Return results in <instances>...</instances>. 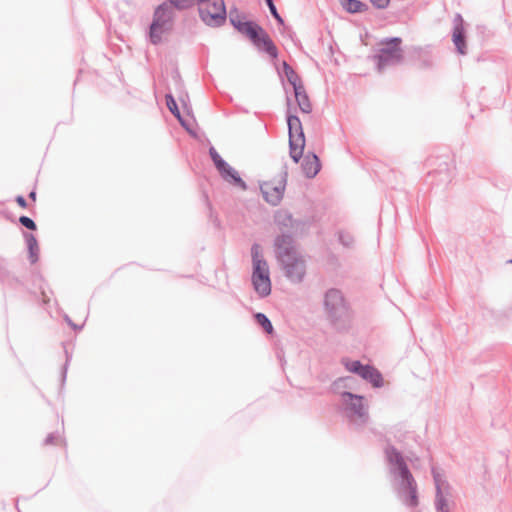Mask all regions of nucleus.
<instances>
[{"mask_svg":"<svg viewBox=\"0 0 512 512\" xmlns=\"http://www.w3.org/2000/svg\"><path fill=\"white\" fill-rule=\"evenodd\" d=\"M390 484L397 498L407 507L415 508L419 504L417 483L401 451L387 444L384 448Z\"/></svg>","mask_w":512,"mask_h":512,"instance_id":"f257e3e1","label":"nucleus"},{"mask_svg":"<svg viewBox=\"0 0 512 512\" xmlns=\"http://www.w3.org/2000/svg\"><path fill=\"white\" fill-rule=\"evenodd\" d=\"M178 10L198 5L201 20L212 27L222 25L227 16L224 0H171Z\"/></svg>","mask_w":512,"mask_h":512,"instance_id":"f03ea898","label":"nucleus"},{"mask_svg":"<svg viewBox=\"0 0 512 512\" xmlns=\"http://www.w3.org/2000/svg\"><path fill=\"white\" fill-rule=\"evenodd\" d=\"M324 307L329 320L337 330H344L350 321V309L342 292L331 288L324 295Z\"/></svg>","mask_w":512,"mask_h":512,"instance_id":"7ed1b4c3","label":"nucleus"},{"mask_svg":"<svg viewBox=\"0 0 512 512\" xmlns=\"http://www.w3.org/2000/svg\"><path fill=\"white\" fill-rule=\"evenodd\" d=\"M253 288L260 298L271 294V279L267 261L261 254V247L254 243L251 247Z\"/></svg>","mask_w":512,"mask_h":512,"instance_id":"20e7f679","label":"nucleus"},{"mask_svg":"<svg viewBox=\"0 0 512 512\" xmlns=\"http://www.w3.org/2000/svg\"><path fill=\"white\" fill-rule=\"evenodd\" d=\"M402 38L389 37L379 42V48L372 56L378 72L386 68L400 64L404 59V52L401 48Z\"/></svg>","mask_w":512,"mask_h":512,"instance_id":"39448f33","label":"nucleus"},{"mask_svg":"<svg viewBox=\"0 0 512 512\" xmlns=\"http://www.w3.org/2000/svg\"><path fill=\"white\" fill-rule=\"evenodd\" d=\"M341 403L343 413L350 424L356 427H363L367 424L369 413L364 396L343 390Z\"/></svg>","mask_w":512,"mask_h":512,"instance_id":"423d86ee","label":"nucleus"},{"mask_svg":"<svg viewBox=\"0 0 512 512\" xmlns=\"http://www.w3.org/2000/svg\"><path fill=\"white\" fill-rule=\"evenodd\" d=\"M174 9H177L171 0L160 4L154 11L153 20L149 27V40L152 44L158 45L162 36L172 28Z\"/></svg>","mask_w":512,"mask_h":512,"instance_id":"0eeeda50","label":"nucleus"},{"mask_svg":"<svg viewBox=\"0 0 512 512\" xmlns=\"http://www.w3.org/2000/svg\"><path fill=\"white\" fill-rule=\"evenodd\" d=\"M290 111V108H288ZM287 125L289 135V149L290 157L298 163L303 156L305 147V135L302 127V123L298 116L292 115L290 112L287 113Z\"/></svg>","mask_w":512,"mask_h":512,"instance_id":"6e6552de","label":"nucleus"},{"mask_svg":"<svg viewBox=\"0 0 512 512\" xmlns=\"http://www.w3.org/2000/svg\"><path fill=\"white\" fill-rule=\"evenodd\" d=\"M432 476L435 484V509L452 508L454 501L452 500L451 487L445 477L435 467H432Z\"/></svg>","mask_w":512,"mask_h":512,"instance_id":"1a4fd4ad","label":"nucleus"},{"mask_svg":"<svg viewBox=\"0 0 512 512\" xmlns=\"http://www.w3.org/2000/svg\"><path fill=\"white\" fill-rule=\"evenodd\" d=\"M273 247L278 263L287 262L288 259L301 255L296 248L295 239L290 233L278 234L274 239Z\"/></svg>","mask_w":512,"mask_h":512,"instance_id":"9d476101","label":"nucleus"},{"mask_svg":"<svg viewBox=\"0 0 512 512\" xmlns=\"http://www.w3.org/2000/svg\"><path fill=\"white\" fill-rule=\"evenodd\" d=\"M284 276L293 284L303 282L306 275V260L303 255L288 259L287 262L279 263Z\"/></svg>","mask_w":512,"mask_h":512,"instance_id":"9b49d317","label":"nucleus"},{"mask_svg":"<svg viewBox=\"0 0 512 512\" xmlns=\"http://www.w3.org/2000/svg\"><path fill=\"white\" fill-rule=\"evenodd\" d=\"M287 176V168L284 166V171L282 172L278 185H273L271 182H264L260 185V191L266 202L273 206H277L281 202L286 186Z\"/></svg>","mask_w":512,"mask_h":512,"instance_id":"f8f14e48","label":"nucleus"},{"mask_svg":"<svg viewBox=\"0 0 512 512\" xmlns=\"http://www.w3.org/2000/svg\"><path fill=\"white\" fill-rule=\"evenodd\" d=\"M452 41L456 51L461 55L467 54L466 32L464 28V19L457 13L453 19Z\"/></svg>","mask_w":512,"mask_h":512,"instance_id":"ddd939ff","label":"nucleus"},{"mask_svg":"<svg viewBox=\"0 0 512 512\" xmlns=\"http://www.w3.org/2000/svg\"><path fill=\"white\" fill-rule=\"evenodd\" d=\"M252 44L260 52H264L271 58H277L278 50L272 39L269 37L267 32L261 27V31H256V36L249 38Z\"/></svg>","mask_w":512,"mask_h":512,"instance_id":"4468645a","label":"nucleus"},{"mask_svg":"<svg viewBox=\"0 0 512 512\" xmlns=\"http://www.w3.org/2000/svg\"><path fill=\"white\" fill-rule=\"evenodd\" d=\"M275 223L279 227L281 233L286 232L294 235L302 225L300 220L294 219L288 212H279L275 215Z\"/></svg>","mask_w":512,"mask_h":512,"instance_id":"2eb2a0df","label":"nucleus"},{"mask_svg":"<svg viewBox=\"0 0 512 512\" xmlns=\"http://www.w3.org/2000/svg\"><path fill=\"white\" fill-rule=\"evenodd\" d=\"M230 22L237 31L248 38L255 37L257 30L261 31V26L259 24L250 20H241L239 16L234 17L233 15H230Z\"/></svg>","mask_w":512,"mask_h":512,"instance_id":"dca6fc26","label":"nucleus"},{"mask_svg":"<svg viewBox=\"0 0 512 512\" xmlns=\"http://www.w3.org/2000/svg\"><path fill=\"white\" fill-rule=\"evenodd\" d=\"M320 169V159L315 153H307L303 157L302 170L307 178H314Z\"/></svg>","mask_w":512,"mask_h":512,"instance_id":"f3484780","label":"nucleus"},{"mask_svg":"<svg viewBox=\"0 0 512 512\" xmlns=\"http://www.w3.org/2000/svg\"><path fill=\"white\" fill-rule=\"evenodd\" d=\"M218 172L225 181L241 188L242 190L247 189V184L245 181L240 177L239 173L228 163H226L225 167H221Z\"/></svg>","mask_w":512,"mask_h":512,"instance_id":"a211bd4d","label":"nucleus"},{"mask_svg":"<svg viewBox=\"0 0 512 512\" xmlns=\"http://www.w3.org/2000/svg\"><path fill=\"white\" fill-rule=\"evenodd\" d=\"M339 3L349 14L363 13L369 10L368 4L360 0H339Z\"/></svg>","mask_w":512,"mask_h":512,"instance_id":"6ab92c4d","label":"nucleus"},{"mask_svg":"<svg viewBox=\"0 0 512 512\" xmlns=\"http://www.w3.org/2000/svg\"><path fill=\"white\" fill-rule=\"evenodd\" d=\"M166 105L169 111L173 114L174 117L177 118V120L180 122L181 126L188 131L189 133H192L189 124L183 119L180 110L178 108L177 102L175 98L172 96V94H166Z\"/></svg>","mask_w":512,"mask_h":512,"instance_id":"aec40b11","label":"nucleus"},{"mask_svg":"<svg viewBox=\"0 0 512 512\" xmlns=\"http://www.w3.org/2000/svg\"><path fill=\"white\" fill-rule=\"evenodd\" d=\"M293 91H294V96L296 98L299 109L303 113H310L312 110V106H311L309 97L305 91L304 86L303 85L298 86V88Z\"/></svg>","mask_w":512,"mask_h":512,"instance_id":"412c9836","label":"nucleus"},{"mask_svg":"<svg viewBox=\"0 0 512 512\" xmlns=\"http://www.w3.org/2000/svg\"><path fill=\"white\" fill-rule=\"evenodd\" d=\"M27 244L29 260L31 264H35L39 259V246L36 237L31 233L24 234Z\"/></svg>","mask_w":512,"mask_h":512,"instance_id":"4be33fe9","label":"nucleus"},{"mask_svg":"<svg viewBox=\"0 0 512 512\" xmlns=\"http://www.w3.org/2000/svg\"><path fill=\"white\" fill-rule=\"evenodd\" d=\"M283 70H284V74L287 78V81L292 86L293 90L297 89L298 86L303 85L299 75L294 71V69L287 62H283Z\"/></svg>","mask_w":512,"mask_h":512,"instance_id":"5701e85b","label":"nucleus"},{"mask_svg":"<svg viewBox=\"0 0 512 512\" xmlns=\"http://www.w3.org/2000/svg\"><path fill=\"white\" fill-rule=\"evenodd\" d=\"M355 378L352 376L340 377L332 383V390L341 395L342 389H352Z\"/></svg>","mask_w":512,"mask_h":512,"instance_id":"b1692460","label":"nucleus"},{"mask_svg":"<svg viewBox=\"0 0 512 512\" xmlns=\"http://www.w3.org/2000/svg\"><path fill=\"white\" fill-rule=\"evenodd\" d=\"M254 320L255 322L262 327V329L267 334H272L274 331L273 325L270 321V319L262 312H257L254 314Z\"/></svg>","mask_w":512,"mask_h":512,"instance_id":"393cba45","label":"nucleus"},{"mask_svg":"<svg viewBox=\"0 0 512 512\" xmlns=\"http://www.w3.org/2000/svg\"><path fill=\"white\" fill-rule=\"evenodd\" d=\"M366 381H368L369 383H371V385L374 387V388H380L383 386V377H382V374L379 372V370H377L376 368H372V370L370 371Z\"/></svg>","mask_w":512,"mask_h":512,"instance_id":"a878e982","label":"nucleus"},{"mask_svg":"<svg viewBox=\"0 0 512 512\" xmlns=\"http://www.w3.org/2000/svg\"><path fill=\"white\" fill-rule=\"evenodd\" d=\"M343 364L349 372L356 374V375L359 374V372L361 371V369H363V366L365 365L359 360H348V359H343Z\"/></svg>","mask_w":512,"mask_h":512,"instance_id":"bb28decb","label":"nucleus"},{"mask_svg":"<svg viewBox=\"0 0 512 512\" xmlns=\"http://www.w3.org/2000/svg\"><path fill=\"white\" fill-rule=\"evenodd\" d=\"M209 155L217 170L221 169V167H225L227 162L219 155L214 147L209 148Z\"/></svg>","mask_w":512,"mask_h":512,"instance_id":"cd10ccee","label":"nucleus"},{"mask_svg":"<svg viewBox=\"0 0 512 512\" xmlns=\"http://www.w3.org/2000/svg\"><path fill=\"white\" fill-rule=\"evenodd\" d=\"M265 3L268 6L271 15L277 21V23L280 25H284V19L279 14V12L276 8V5L274 4V1L273 0H265Z\"/></svg>","mask_w":512,"mask_h":512,"instance_id":"c85d7f7f","label":"nucleus"},{"mask_svg":"<svg viewBox=\"0 0 512 512\" xmlns=\"http://www.w3.org/2000/svg\"><path fill=\"white\" fill-rule=\"evenodd\" d=\"M338 240L344 247H351L354 243V238L350 233L347 232H339Z\"/></svg>","mask_w":512,"mask_h":512,"instance_id":"c756f323","label":"nucleus"},{"mask_svg":"<svg viewBox=\"0 0 512 512\" xmlns=\"http://www.w3.org/2000/svg\"><path fill=\"white\" fill-rule=\"evenodd\" d=\"M19 223L27 228L28 230H36L37 226L33 219H31L28 216H20L19 217Z\"/></svg>","mask_w":512,"mask_h":512,"instance_id":"7c9ffc66","label":"nucleus"},{"mask_svg":"<svg viewBox=\"0 0 512 512\" xmlns=\"http://www.w3.org/2000/svg\"><path fill=\"white\" fill-rule=\"evenodd\" d=\"M370 2L376 9L383 10L388 7L390 0H370Z\"/></svg>","mask_w":512,"mask_h":512,"instance_id":"2f4dec72","label":"nucleus"},{"mask_svg":"<svg viewBox=\"0 0 512 512\" xmlns=\"http://www.w3.org/2000/svg\"><path fill=\"white\" fill-rule=\"evenodd\" d=\"M373 366L369 365V364H365L363 366V369H361V371L359 372L358 376H360L362 379L366 380L370 371L372 370Z\"/></svg>","mask_w":512,"mask_h":512,"instance_id":"473e14b6","label":"nucleus"},{"mask_svg":"<svg viewBox=\"0 0 512 512\" xmlns=\"http://www.w3.org/2000/svg\"><path fill=\"white\" fill-rule=\"evenodd\" d=\"M373 366L369 365V364H365L363 366V369H361V371L359 372L358 376H360L362 379L366 380L370 371L372 370Z\"/></svg>","mask_w":512,"mask_h":512,"instance_id":"72a5a7b5","label":"nucleus"},{"mask_svg":"<svg viewBox=\"0 0 512 512\" xmlns=\"http://www.w3.org/2000/svg\"><path fill=\"white\" fill-rule=\"evenodd\" d=\"M57 435L55 433H50L44 440V445H54L56 443Z\"/></svg>","mask_w":512,"mask_h":512,"instance_id":"f704fd0d","label":"nucleus"},{"mask_svg":"<svg viewBox=\"0 0 512 512\" xmlns=\"http://www.w3.org/2000/svg\"><path fill=\"white\" fill-rule=\"evenodd\" d=\"M16 202H17V204H18L21 208H27V205H28V204H27L26 199H25L23 196H21V195L17 196V197H16Z\"/></svg>","mask_w":512,"mask_h":512,"instance_id":"c9c22d12","label":"nucleus"},{"mask_svg":"<svg viewBox=\"0 0 512 512\" xmlns=\"http://www.w3.org/2000/svg\"><path fill=\"white\" fill-rule=\"evenodd\" d=\"M68 362H69V357H67L66 362H65V364H64V366H63V369H62V375H61V378H62V384H63V383L65 382V380H66Z\"/></svg>","mask_w":512,"mask_h":512,"instance_id":"e433bc0d","label":"nucleus"},{"mask_svg":"<svg viewBox=\"0 0 512 512\" xmlns=\"http://www.w3.org/2000/svg\"><path fill=\"white\" fill-rule=\"evenodd\" d=\"M28 197L32 200H36V192L35 191H31L28 195Z\"/></svg>","mask_w":512,"mask_h":512,"instance_id":"4c0bfd02","label":"nucleus"},{"mask_svg":"<svg viewBox=\"0 0 512 512\" xmlns=\"http://www.w3.org/2000/svg\"><path fill=\"white\" fill-rule=\"evenodd\" d=\"M71 327H72L74 330H81L83 326H82V325H77V324L73 323V324L71 325Z\"/></svg>","mask_w":512,"mask_h":512,"instance_id":"58836bf2","label":"nucleus"},{"mask_svg":"<svg viewBox=\"0 0 512 512\" xmlns=\"http://www.w3.org/2000/svg\"><path fill=\"white\" fill-rule=\"evenodd\" d=\"M64 319L68 323L69 326H71L73 324L72 320L69 318L68 315H65Z\"/></svg>","mask_w":512,"mask_h":512,"instance_id":"ea45409f","label":"nucleus"},{"mask_svg":"<svg viewBox=\"0 0 512 512\" xmlns=\"http://www.w3.org/2000/svg\"><path fill=\"white\" fill-rule=\"evenodd\" d=\"M436 512H451V508L446 509H435Z\"/></svg>","mask_w":512,"mask_h":512,"instance_id":"a19ab883","label":"nucleus"},{"mask_svg":"<svg viewBox=\"0 0 512 512\" xmlns=\"http://www.w3.org/2000/svg\"><path fill=\"white\" fill-rule=\"evenodd\" d=\"M42 295H43V302L47 303L48 302V298H47L45 292H42Z\"/></svg>","mask_w":512,"mask_h":512,"instance_id":"79ce46f5","label":"nucleus"},{"mask_svg":"<svg viewBox=\"0 0 512 512\" xmlns=\"http://www.w3.org/2000/svg\"><path fill=\"white\" fill-rule=\"evenodd\" d=\"M508 264H512V259L507 261Z\"/></svg>","mask_w":512,"mask_h":512,"instance_id":"37998d69","label":"nucleus"}]
</instances>
